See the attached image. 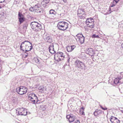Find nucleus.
<instances>
[{
  "mask_svg": "<svg viewBox=\"0 0 123 123\" xmlns=\"http://www.w3.org/2000/svg\"><path fill=\"white\" fill-rule=\"evenodd\" d=\"M32 43L29 42L25 41L22 42L20 45V49L23 51H25V52L30 50L32 48Z\"/></svg>",
  "mask_w": 123,
  "mask_h": 123,
  "instance_id": "obj_1",
  "label": "nucleus"
},
{
  "mask_svg": "<svg viewBox=\"0 0 123 123\" xmlns=\"http://www.w3.org/2000/svg\"><path fill=\"white\" fill-rule=\"evenodd\" d=\"M31 26L32 29L34 31H39L42 29L41 24L36 22H32L31 23Z\"/></svg>",
  "mask_w": 123,
  "mask_h": 123,
  "instance_id": "obj_2",
  "label": "nucleus"
},
{
  "mask_svg": "<svg viewBox=\"0 0 123 123\" xmlns=\"http://www.w3.org/2000/svg\"><path fill=\"white\" fill-rule=\"evenodd\" d=\"M68 24L67 23L63 21L60 22L57 25V27L59 30L65 31L68 28Z\"/></svg>",
  "mask_w": 123,
  "mask_h": 123,
  "instance_id": "obj_3",
  "label": "nucleus"
},
{
  "mask_svg": "<svg viewBox=\"0 0 123 123\" xmlns=\"http://www.w3.org/2000/svg\"><path fill=\"white\" fill-rule=\"evenodd\" d=\"M27 88L24 86H20L16 88V92L19 94L22 95L26 93Z\"/></svg>",
  "mask_w": 123,
  "mask_h": 123,
  "instance_id": "obj_4",
  "label": "nucleus"
},
{
  "mask_svg": "<svg viewBox=\"0 0 123 123\" xmlns=\"http://www.w3.org/2000/svg\"><path fill=\"white\" fill-rule=\"evenodd\" d=\"M64 57V55L62 52H58L55 54L54 59L55 61H59L63 60Z\"/></svg>",
  "mask_w": 123,
  "mask_h": 123,
  "instance_id": "obj_5",
  "label": "nucleus"
},
{
  "mask_svg": "<svg viewBox=\"0 0 123 123\" xmlns=\"http://www.w3.org/2000/svg\"><path fill=\"white\" fill-rule=\"evenodd\" d=\"M16 115H26L27 114V111L26 110L23 108H18L16 110Z\"/></svg>",
  "mask_w": 123,
  "mask_h": 123,
  "instance_id": "obj_6",
  "label": "nucleus"
},
{
  "mask_svg": "<svg viewBox=\"0 0 123 123\" xmlns=\"http://www.w3.org/2000/svg\"><path fill=\"white\" fill-rule=\"evenodd\" d=\"M74 64L76 67L78 68L83 69L85 67V64L80 61L77 60L75 62Z\"/></svg>",
  "mask_w": 123,
  "mask_h": 123,
  "instance_id": "obj_7",
  "label": "nucleus"
},
{
  "mask_svg": "<svg viewBox=\"0 0 123 123\" xmlns=\"http://www.w3.org/2000/svg\"><path fill=\"white\" fill-rule=\"evenodd\" d=\"M28 97V100L31 101L33 104L37 101V98L34 94L30 93Z\"/></svg>",
  "mask_w": 123,
  "mask_h": 123,
  "instance_id": "obj_8",
  "label": "nucleus"
},
{
  "mask_svg": "<svg viewBox=\"0 0 123 123\" xmlns=\"http://www.w3.org/2000/svg\"><path fill=\"white\" fill-rule=\"evenodd\" d=\"M43 39L47 42L51 43L52 42V38L48 34H44L43 36Z\"/></svg>",
  "mask_w": 123,
  "mask_h": 123,
  "instance_id": "obj_9",
  "label": "nucleus"
},
{
  "mask_svg": "<svg viewBox=\"0 0 123 123\" xmlns=\"http://www.w3.org/2000/svg\"><path fill=\"white\" fill-rule=\"evenodd\" d=\"M79 39V41L80 43L82 44L85 41V38L84 37L82 34H78L76 36Z\"/></svg>",
  "mask_w": 123,
  "mask_h": 123,
  "instance_id": "obj_10",
  "label": "nucleus"
},
{
  "mask_svg": "<svg viewBox=\"0 0 123 123\" xmlns=\"http://www.w3.org/2000/svg\"><path fill=\"white\" fill-rule=\"evenodd\" d=\"M86 52V54L91 56L92 57L93 56L94 54V51L93 49L91 48H89L87 49Z\"/></svg>",
  "mask_w": 123,
  "mask_h": 123,
  "instance_id": "obj_11",
  "label": "nucleus"
},
{
  "mask_svg": "<svg viewBox=\"0 0 123 123\" xmlns=\"http://www.w3.org/2000/svg\"><path fill=\"white\" fill-rule=\"evenodd\" d=\"M66 117L67 119H68L69 121L70 122H73L75 119V117L72 114L67 115Z\"/></svg>",
  "mask_w": 123,
  "mask_h": 123,
  "instance_id": "obj_12",
  "label": "nucleus"
},
{
  "mask_svg": "<svg viewBox=\"0 0 123 123\" xmlns=\"http://www.w3.org/2000/svg\"><path fill=\"white\" fill-rule=\"evenodd\" d=\"M18 17L19 21L20 24L24 21L25 18L23 15L19 12H18Z\"/></svg>",
  "mask_w": 123,
  "mask_h": 123,
  "instance_id": "obj_13",
  "label": "nucleus"
},
{
  "mask_svg": "<svg viewBox=\"0 0 123 123\" xmlns=\"http://www.w3.org/2000/svg\"><path fill=\"white\" fill-rule=\"evenodd\" d=\"M110 121L112 123H120V121L116 117H112L111 118Z\"/></svg>",
  "mask_w": 123,
  "mask_h": 123,
  "instance_id": "obj_14",
  "label": "nucleus"
},
{
  "mask_svg": "<svg viewBox=\"0 0 123 123\" xmlns=\"http://www.w3.org/2000/svg\"><path fill=\"white\" fill-rule=\"evenodd\" d=\"M76 47L75 46H68L66 47L67 51L68 52H71L73 51Z\"/></svg>",
  "mask_w": 123,
  "mask_h": 123,
  "instance_id": "obj_15",
  "label": "nucleus"
},
{
  "mask_svg": "<svg viewBox=\"0 0 123 123\" xmlns=\"http://www.w3.org/2000/svg\"><path fill=\"white\" fill-rule=\"evenodd\" d=\"M49 50L50 52L52 54H54L55 52L54 48V45L53 43L49 45Z\"/></svg>",
  "mask_w": 123,
  "mask_h": 123,
  "instance_id": "obj_16",
  "label": "nucleus"
},
{
  "mask_svg": "<svg viewBox=\"0 0 123 123\" xmlns=\"http://www.w3.org/2000/svg\"><path fill=\"white\" fill-rule=\"evenodd\" d=\"M94 22V20L91 18H87L86 20V23H89Z\"/></svg>",
  "mask_w": 123,
  "mask_h": 123,
  "instance_id": "obj_17",
  "label": "nucleus"
},
{
  "mask_svg": "<svg viewBox=\"0 0 123 123\" xmlns=\"http://www.w3.org/2000/svg\"><path fill=\"white\" fill-rule=\"evenodd\" d=\"M86 25L87 26L91 28H93L94 27V22L91 23H86Z\"/></svg>",
  "mask_w": 123,
  "mask_h": 123,
  "instance_id": "obj_18",
  "label": "nucleus"
},
{
  "mask_svg": "<svg viewBox=\"0 0 123 123\" xmlns=\"http://www.w3.org/2000/svg\"><path fill=\"white\" fill-rule=\"evenodd\" d=\"M37 13H42L43 12V10L42 8L40 7L37 10L35 11Z\"/></svg>",
  "mask_w": 123,
  "mask_h": 123,
  "instance_id": "obj_19",
  "label": "nucleus"
},
{
  "mask_svg": "<svg viewBox=\"0 0 123 123\" xmlns=\"http://www.w3.org/2000/svg\"><path fill=\"white\" fill-rule=\"evenodd\" d=\"M121 78H118L115 79L114 80V83L115 84H117L119 82V80Z\"/></svg>",
  "mask_w": 123,
  "mask_h": 123,
  "instance_id": "obj_20",
  "label": "nucleus"
},
{
  "mask_svg": "<svg viewBox=\"0 0 123 123\" xmlns=\"http://www.w3.org/2000/svg\"><path fill=\"white\" fill-rule=\"evenodd\" d=\"M84 108L83 107H82L80 109V113L82 115H84L85 113L84 112Z\"/></svg>",
  "mask_w": 123,
  "mask_h": 123,
  "instance_id": "obj_21",
  "label": "nucleus"
},
{
  "mask_svg": "<svg viewBox=\"0 0 123 123\" xmlns=\"http://www.w3.org/2000/svg\"><path fill=\"white\" fill-rule=\"evenodd\" d=\"M84 12L82 9H79L78 10V16L79 15L81 14L82 13H84Z\"/></svg>",
  "mask_w": 123,
  "mask_h": 123,
  "instance_id": "obj_22",
  "label": "nucleus"
},
{
  "mask_svg": "<svg viewBox=\"0 0 123 123\" xmlns=\"http://www.w3.org/2000/svg\"><path fill=\"white\" fill-rule=\"evenodd\" d=\"M49 14H50L55 15L56 13V12L53 10H50L49 12Z\"/></svg>",
  "mask_w": 123,
  "mask_h": 123,
  "instance_id": "obj_23",
  "label": "nucleus"
},
{
  "mask_svg": "<svg viewBox=\"0 0 123 123\" xmlns=\"http://www.w3.org/2000/svg\"><path fill=\"white\" fill-rule=\"evenodd\" d=\"M78 16L81 18H84L85 17V14L84 12V13H82L81 14L79 15Z\"/></svg>",
  "mask_w": 123,
  "mask_h": 123,
  "instance_id": "obj_24",
  "label": "nucleus"
},
{
  "mask_svg": "<svg viewBox=\"0 0 123 123\" xmlns=\"http://www.w3.org/2000/svg\"><path fill=\"white\" fill-rule=\"evenodd\" d=\"M116 5V4L113 1L111 3L110 7H113Z\"/></svg>",
  "mask_w": 123,
  "mask_h": 123,
  "instance_id": "obj_25",
  "label": "nucleus"
},
{
  "mask_svg": "<svg viewBox=\"0 0 123 123\" xmlns=\"http://www.w3.org/2000/svg\"><path fill=\"white\" fill-rule=\"evenodd\" d=\"M40 109H41L43 111L45 110L46 109L45 106L43 105H41L40 106Z\"/></svg>",
  "mask_w": 123,
  "mask_h": 123,
  "instance_id": "obj_26",
  "label": "nucleus"
},
{
  "mask_svg": "<svg viewBox=\"0 0 123 123\" xmlns=\"http://www.w3.org/2000/svg\"><path fill=\"white\" fill-rule=\"evenodd\" d=\"M93 38H99V37L98 35H96V34H93L92 37Z\"/></svg>",
  "mask_w": 123,
  "mask_h": 123,
  "instance_id": "obj_27",
  "label": "nucleus"
},
{
  "mask_svg": "<svg viewBox=\"0 0 123 123\" xmlns=\"http://www.w3.org/2000/svg\"><path fill=\"white\" fill-rule=\"evenodd\" d=\"M97 111L98 115H99L101 114L102 113V111L100 110H98V109H96Z\"/></svg>",
  "mask_w": 123,
  "mask_h": 123,
  "instance_id": "obj_28",
  "label": "nucleus"
},
{
  "mask_svg": "<svg viewBox=\"0 0 123 123\" xmlns=\"http://www.w3.org/2000/svg\"><path fill=\"white\" fill-rule=\"evenodd\" d=\"M35 10H37L40 7L38 6V5H36L35 6H33Z\"/></svg>",
  "mask_w": 123,
  "mask_h": 123,
  "instance_id": "obj_29",
  "label": "nucleus"
},
{
  "mask_svg": "<svg viewBox=\"0 0 123 123\" xmlns=\"http://www.w3.org/2000/svg\"><path fill=\"white\" fill-rule=\"evenodd\" d=\"M34 60L35 62L37 63H39V60L37 58H35L34 59Z\"/></svg>",
  "mask_w": 123,
  "mask_h": 123,
  "instance_id": "obj_30",
  "label": "nucleus"
},
{
  "mask_svg": "<svg viewBox=\"0 0 123 123\" xmlns=\"http://www.w3.org/2000/svg\"><path fill=\"white\" fill-rule=\"evenodd\" d=\"M27 25V24L26 23L24 24L23 25V28L24 29H26Z\"/></svg>",
  "mask_w": 123,
  "mask_h": 123,
  "instance_id": "obj_31",
  "label": "nucleus"
},
{
  "mask_svg": "<svg viewBox=\"0 0 123 123\" xmlns=\"http://www.w3.org/2000/svg\"><path fill=\"white\" fill-rule=\"evenodd\" d=\"M29 10L31 12H33L35 10L33 7L30 8Z\"/></svg>",
  "mask_w": 123,
  "mask_h": 123,
  "instance_id": "obj_32",
  "label": "nucleus"
},
{
  "mask_svg": "<svg viewBox=\"0 0 123 123\" xmlns=\"http://www.w3.org/2000/svg\"><path fill=\"white\" fill-rule=\"evenodd\" d=\"M50 0H43V2H44V3H45L46 4H48Z\"/></svg>",
  "mask_w": 123,
  "mask_h": 123,
  "instance_id": "obj_33",
  "label": "nucleus"
},
{
  "mask_svg": "<svg viewBox=\"0 0 123 123\" xmlns=\"http://www.w3.org/2000/svg\"><path fill=\"white\" fill-rule=\"evenodd\" d=\"M97 110H96L94 112V114L95 116H96L98 115L97 113H98L97 111Z\"/></svg>",
  "mask_w": 123,
  "mask_h": 123,
  "instance_id": "obj_34",
  "label": "nucleus"
},
{
  "mask_svg": "<svg viewBox=\"0 0 123 123\" xmlns=\"http://www.w3.org/2000/svg\"><path fill=\"white\" fill-rule=\"evenodd\" d=\"M100 106L102 109L104 110H107V108L106 107H105V108H103L102 106L101 105H99Z\"/></svg>",
  "mask_w": 123,
  "mask_h": 123,
  "instance_id": "obj_35",
  "label": "nucleus"
},
{
  "mask_svg": "<svg viewBox=\"0 0 123 123\" xmlns=\"http://www.w3.org/2000/svg\"><path fill=\"white\" fill-rule=\"evenodd\" d=\"M119 1V0H114L113 1L115 3L117 4Z\"/></svg>",
  "mask_w": 123,
  "mask_h": 123,
  "instance_id": "obj_36",
  "label": "nucleus"
},
{
  "mask_svg": "<svg viewBox=\"0 0 123 123\" xmlns=\"http://www.w3.org/2000/svg\"><path fill=\"white\" fill-rule=\"evenodd\" d=\"M20 2L19 0H15V2H16V4H18Z\"/></svg>",
  "mask_w": 123,
  "mask_h": 123,
  "instance_id": "obj_37",
  "label": "nucleus"
},
{
  "mask_svg": "<svg viewBox=\"0 0 123 123\" xmlns=\"http://www.w3.org/2000/svg\"><path fill=\"white\" fill-rule=\"evenodd\" d=\"M73 123H80V122L78 120H76V121H75Z\"/></svg>",
  "mask_w": 123,
  "mask_h": 123,
  "instance_id": "obj_38",
  "label": "nucleus"
},
{
  "mask_svg": "<svg viewBox=\"0 0 123 123\" xmlns=\"http://www.w3.org/2000/svg\"><path fill=\"white\" fill-rule=\"evenodd\" d=\"M5 0H0V3H1L4 2Z\"/></svg>",
  "mask_w": 123,
  "mask_h": 123,
  "instance_id": "obj_39",
  "label": "nucleus"
},
{
  "mask_svg": "<svg viewBox=\"0 0 123 123\" xmlns=\"http://www.w3.org/2000/svg\"><path fill=\"white\" fill-rule=\"evenodd\" d=\"M123 49V43L121 45Z\"/></svg>",
  "mask_w": 123,
  "mask_h": 123,
  "instance_id": "obj_40",
  "label": "nucleus"
},
{
  "mask_svg": "<svg viewBox=\"0 0 123 123\" xmlns=\"http://www.w3.org/2000/svg\"><path fill=\"white\" fill-rule=\"evenodd\" d=\"M69 59H69V58L68 59V62H69Z\"/></svg>",
  "mask_w": 123,
  "mask_h": 123,
  "instance_id": "obj_41",
  "label": "nucleus"
},
{
  "mask_svg": "<svg viewBox=\"0 0 123 123\" xmlns=\"http://www.w3.org/2000/svg\"><path fill=\"white\" fill-rule=\"evenodd\" d=\"M28 56V55H25V57H27V56Z\"/></svg>",
  "mask_w": 123,
  "mask_h": 123,
  "instance_id": "obj_42",
  "label": "nucleus"
},
{
  "mask_svg": "<svg viewBox=\"0 0 123 123\" xmlns=\"http://www.w3.org/2000/svg\"><path fill=\"white\" fill-rule=\"evenodd\" d=\"M121 111L123 113V110H121Z\"/></svg>",
  "mask_w": 123,
  "mask_h": 123,
  "instance_id": "obj_43",
  "label": "nucleus"
},
{
  "mask_svg": "<svg viewBox=\"0 0 123 123\" xmlns=\"http://www.w3.org/2000/svg\"><path fill=\"white\" fill-rule=\"evenodd\" d=\"M63 0L64 1V0Z\"/></svg>",
  "mask_w": 123,
  "mask_h": 123,
  "instance_id": "obj_44",
  "label": "nucleus"
},
{
  "mask_svg": "<svg viewBox=\"0 0 123 123\" xmlns=\"http://www.w3.org/2000/svg\"><path fill=\"white\" fill-rule=\"evenodd\" d=\"M61 14H60V15L61 16Z\"/></svg>",
  "mask_w": 123,
  "mask_h": 123,
  "instance_id": "obj_45",
  "label": "nucleus"
},
{
  "mask_svg": "<svg viewBox=\"0 0 123 123\" xmlns=\"http://www.w3.org/2000/svg\"><path fill=\"white\" fill-rule=\"evenodd\" d=\"M109 9H111V8H110Z\"/></svg>",
  "mask_w": 123,
  "mask_h": 123,
  "instance_id": "obj_46",
  "label": "nucleus"
},
{
  "mask_svg": "<svg viewBox=\"0 0 123 123\" xmlns=\"http://www.w3.org/2000/svg\"><path fill=\"white\" fill-rule=\"evenodd\" d=\"M42 91H43V89H42Z\"/></svg>",
  "mask_w": 123,
  "mask_h": 123,
  "instance_id": "obj_47",
  "label": "nucleus"
},
{
  "mask_svg": "<svg viewBox=\"0 0 123 123\" xmlns=\"http://www.w3.org/2000/svg\"><path fill=\"white\" fill-rule=\"evenodd\" d=\"M40 90H41V88H40Z\"/></svg>",
  "mask_w": 123,
  "mask_h": 123,
  "instance_id": "obj_48",
  "label": "nucleus"
}]
</instances>
